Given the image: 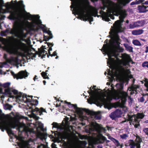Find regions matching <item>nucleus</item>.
Segmentation results:
<instances>
[{
  "instance_id": "nucleus-53",
  "label": "nucleus",
  "mask_w": 148,
  "mask_h": 148,
  "mask_svg": "<svg viewBox=\"0 0 148 148\" xmlns=\"http://www.w3.org/2000/svg\"><path fill=\"white\" fill-rule=\"evenodd\" d=\"M141 40L143 41H145V40L144 39H142Z\"/></svg>"
},
{
  "instance_id": "nucleus-37",
  "label": "nucleus",
  "mask_w": 148,
  "mask_h": 148,
  "mask_svg": "<svg viewBox=\"0 0 148 148\" xmlns=\"http://www.w3.org/2000/svg\"><path fill=\"white\" fill-rule=\"evenodd\" d=\"M143 131L146 135H148V128H145L143 130Z\"/></svg>"
},
{
  "instance_id": "nucleus-38",
  "label": "nucleus",
  "mask_w": 148,
  "mask_h": 148,
  "mask_svg": "<svg viewBox=\"0 0 148 148\" xmlns=\"http://www.w3.org/2000/svg\"><path fill=\"white\" fill-rule=\"evenodd\" d=\"M145 86L147 88V90L148 91V81L146 82L145 84Z\"/></svg>"
},
{
  "instance_id": "nucleus-42",
  "label": "nucleus",
  "mask_w": 148,
  "mask_h": 148,
  "mask_svg": "<svg viewBox=\"0 0 148 148\" xmlns=\"http://www.w3.org/2000/svg\"><path fill=\"white\" fill-rule=\"evenodd\" d=\"M39 127L41 128H43V124H42L41 123H39Z\"/></svg>"
},
{
  "instance_id": "nucleus-49",
  "label": "nucleus",
  "mask_w": 148,
  "mask_h": 148,
  "mask_svg": "<svg viewBox=\"0 0 148 148\" xmlns=\"http://www.w3.org/2000/svg\"><path fill=\"white\" fill-rule=\"evenodd\" d=\"M98 148H103L102 147L100 146H98Z\"/></svg>"
},
{
  "instance_id": "nucleus-45",
  "label": "nucleus",
  "mask_w": 148,
  "mask_h": 148,
  "mask_svg": "<svg viewBox=\"0 0 148 148\" xmlns=\"http://www.w3.org/2000/svg\"><path fill=\"white\" fill-rule=\"evenodd\" d=\"M37 76L36 75H35V77H34L33 78V80L34 81H36V79H38L37 78Z\"/></svg>"
},
{
  "instance_id": "nucleus-26",
  "label": "nucleus",
  "mask_w": 148,
  "mask_h": 148,
  "mask_svg": "<svg viewBox=\"0 0 148 148\" xmlns=\"http://www.w3.org/2000/svg\"><path fill=\"white\" fill-rule=\"evenodd\" d=\"M136 46H141V44L140 43V42L137 40H133L132 42Z\"/></svg>"
},
{
  "instance_id": "nucleus-32",
  "label": "nucleus",
  "mask_w": 148,
  "mask_h": 148,
  "mask_svg": "<svg viewBox=\"0 0 148 148\" xmlns=\"http://www.w3.org/2000/svg\"><path fill=\"white\" fill-rule=\"evenodd\" d=\"M122 70L125 73L127 74H129L130 73V71L129 69H126L124 68H123Z\"/></svg>"
},
{
  "instance_id": "nucleus-50",
  "label": "nucleus",
  "mask_w": 148,
  "mask_h": 148,
  "mask_svg": "<svg viewBox=\"0 0 148 148\" xmlns=\"http://www.w3.org/2000/svg\"><path fill=\"white\" fill-rule=\"evenodd\" d=\"M107 85H110V83H109V82H107Z\"/></svg>"
},
{
  "instance_id": "nucleus-35",
  "label": "nucleus",
  "mask_w": 148,
  "mask_h": 148,
  "mask_svg": "<svg viewBox=\"0 0 148 148\" xmlns=\"http://www.w3.org/2000/svg\"><path fill=\"white\" fill-rule=\"evenodd\" d=\"M142 66L144 67L148 68V62H143Z\"/></svg>"
},
{
  "instance_id": "nucleus-25",
  "label": "nucleus",
  "mask_w": 148,
  "mask_h": 148,
  "mask_svg": "<svg viewBox=\"0 0 148 148\" xmlns=\"http://www.w3.org/2000/svg\"><path fill=\"white\" fill-rule=\"evenodd\" d=\"M124 46L127 50L130 51H132L133 48L132 47L129 46L127 44H124Z\"/></svg>"
},
{
  "instance_id": "nucleus-27",
  "label": "nucleus",
  "mask_w": 148,
  "mask_h": 148,
  "mask_svg": "<svg viewBox=\"0 0 148 148\" xmlns=\"http://www.w3.org/2000/svg\"><path fill=\"white\" fill-rule=\"evenodd\" d=\"M47 71L48 70H47L45 72H43L41 73V75L43 77V78L44 79H49V77L47 76V74L46 73L47 72Z\"/></svg>"
},
{
  "instance_id": "nucleus-18",
  "label": "nucleus",
  "mask_w": 148,
  "mask_h": 148,
  "mask_svg": "<svg viewBox=\"0 0 148 148\" xmlns=\"http://www.w3.org/2000/svg\"><path fill=\"white\" fill-rule=\"evenodd\" d=\"M8 66V65L6 62H3V63H0V69L3 67L5 68L7 67ZM7 73L3 71L2 70H0V74H4V75L7 74Z\"/></svg>"
},
{
  "instance_id": "nucleus-3",
  "label": "nucleus",
  "mask_w": 148,
  "mask_h": 148,
  "mask_svg": "<svg viewBox=\"0 0 148 148\" xmlns=\"http://www.w3.org/2000/svg\"><path fill=\"white\" fill-rule=\"evenodd\" d=\"M10 84V83L9 82L3 84V86L5 88L3 91L0 87V98L1 99L4 98L5 94L10 98H14L19 103H21V102L27 103L30 109H32L33 106L38 104V101L37 100H34L32 99V96H27L22 93L18 92L16 90L9 88Z\"/></svg>"
},
{
  "instance_id": "nucleus-44",
  "label": "nucleus",
  "mask_w": 148,
  "mask_h": 148,
  "mask_svg": "<svg viewBox=\"0 0 148 148\" xmlns=\"http://www.w3.org/2000/svg\"><path fill=\"white\" fill-rule=\"evenodd\" d=\"M145 52L146 53L148 52V46L146 47V50Z\"/></svg>"
},
{
  "instance_id": "nucleus-1",
  "label": "nucleus",
  "mask_w": 148,
  "mask_h": 148,
  "mask_svg": "<svg viewBox=\"0 0 148 148\" xmlns=\"http://www.w3.org/2000/svg\"><path fill=\"white\" fill-rule=\"evenodd\" d=\"M110 34L111 36L110 44L108 45H104L101 50L103 54H107L108 56V58L107 63L111 69V71L108 70L107 72L108 75L110 77V80L112 81L115 79L114 77L117 78L119 77V67L121 65L123 66H129V63L132 60L130 56L126 53L122 54V60L118 58V52H123L124 49L119 46L120 39L115 30H111Z\"/></svg>"
},
{
  "instance_id": "nucleus-31",
  "label": "nucleus",
  "mask_w": 148,
  "mask_h": 148,
  "mask_svg": "<svg viewBox=\"0 0 148 148\" xmlns=\"http://www.w3.org/2000/svg\"><path fill=\"white\" fill-rule=\"evenodd\" d=\"M121 138L123 139H126L128 137V135L126 134H123L120 136Z\"/></svg>"
},
{
  "instance_id": "nucleus-36",
  "label": "nucleus",
  "mask_w": 148,
  "mask_h": 148,
  "mask_svg": "<svg viewBox=\"0 0 148 148\" xmlns=\"http://www.w3.org/2000/svg\"><path fill=\"white\" fill-rule=\"evenodd\" d=\"M3 3V0H0V10H1Z\"/></svg>"
},
{
  "instance_id": "nucleus-11",
  "label": "nucleus",
  "mask_w": 148,
  "mask_h": 148,
  "mask_svg": "<svg viewBox=\"0 0 148 148\" xmlns=\"http://www.w3.org/2000/svg\"><path fill=\"white\" fill-rule=\"evenodd\" d=\"M142 141V139L139 136H137L136 138L134 141L130 140L128 141L129 146L130 148H140V143Z\"/></svg>"
},
{
  "instance_id": "nucleus-43",
  "label": "nucleus",
  "mask_w": 148,
  "mask_h": 148,
  "mask_svg": "<svg viewBox=\"0 0 148 148\" xmlns=\"http://www.w3.org/2000/svg\"><path fill=\"white\" fill-rule=\"evenodd\" d=\"M140 100V102H143L144 101V99L143 97H141Z\"/></svg>"
},
{
  "instance_id": "nucleus-4",
  "label": "nucleus",
  "mask_w": 148,
  "mask_h": 148,
  "mask_svg": "<svg viewBox=\"0 0 148 148\" xmlns=\"http://www.w3.org/2000/svg\"><path fill=\"white\" fill-rule=\"evenodd\" d=\"M116 90H114L112 92H109L107 95L105 96L106 99H108V101L104 102V107L109 109L111 108V104L110 101L114 99H115L121 98V101L116 103L115 104V107L116 108L118 107L123 108L124 112H127V108L125 106L126 98L128 95L127 92H125L123 90V85L122 84H117L116 85Z\"/></svg>"
},
{
  "instance_id": "nucleus-30",
  "label": "nucleus",
  "mask_w": 148,
  "mask_h": 148,
  "mask_svg": "<svg viewBox=\"0 0 148 148\" xmlns=\"http://www.w3.org/2000/svg\"><path fill=\"white\" fill-rule=\"evenodd\" d=\"M129 27L130 29H132L134 27H137L136 25V23H133L129 25Z\"/></svg>"
},
{
  "instance_id": "nucleus-29",
  "label": "nucleus",
  "mask_w": 148,
  "mask_h": 148,
  "mask_svg": "<svg viewBox=\"0 0 148 148\" xmlns=\"http://www.w3.org/2000/svg\"><path fill=\"white\" fill-rule=\"evenodd\" d=\"M45 136L43 133H41L39 134V137L41 139L43 140L45 139Z\"/></svg>"
},
{
  "instance_id": "nucleus-47",
  "label": "nucleus",
  "mask_w": 148,
  "mask_h": 148,
  "mask_svg": "<svg viewBox=\"0 0 148 148\" xmlns=\"http://www.w3.org/2000/svg\"><path fill=\"white\" fill-rule=\"evenodd\" d=\"M144 3L145 4L148 5V1H145Z\"/></svg>"
},
{
  "instance_id": "nucleus-46",
  "label": "nucleus",
  "mask_w": 148,
  "mask_h": 148,
  "mask_svg": "<svg viewBox=\"0 0 148 148\" xmlns=\"http://www.w3.org/2000/svg\"><path fill=\"white\" fill-rule=\"evenodd\" d=\"M108 138L110 139L111 140H112L113 141V140L112 139V138H114L113 137L110 136H108Z\"/></svg>"
},
{
  "instance_id": "nucleus-2",
  "label": "nucleus",
  "mask_w": 148,
  "mask_h": 148,
  "mask_svg": "<svg viewBox=\"0 0 148 148\" xmlns=\"http://www.w3.org/2000/svg\"><path fill=\"white\" fill-rule=\"evenodd\" d=\"M14 3L13 1L10 3L7 2L5 5L6 10L10 12L11 15H12V19H16L21 27H19L17 30L16 36L21 39L26 37L27 34L25 33L24 30L28 29L32 30L35 31L38 29L39 28L42 29L44 32L47 33L49 35V37L44 35V40L45 41L49 40L52 38L53 36L51 32L46 26L41 24L42 22L39 20V16L38 15H32L29 13L25 12L26 17H23L20 16L19 17L16 18L15 15L17 13V10L14 8L13 6H17L22 8L24 6L22 1H20L18 3L16 1H14Z\"/></svg>"
},
{
  "instance_id": "nucleus-23",
  "label": "nucleus",
  "mask_w": 148,
  "mask_h": 148,
  "mask_svg": "<svg viewBox=\"0 0 148 148\" xmlns=\"http://www.w3.org/2000/svg\"><path fill=\"white\" fill-rule=\"evenodd\" d=\"M36 110L39 112L40 115L42 114L43 112L46 113L45 110L42 108H41L40 109L37 108H36Z\"/></svg>"
},
{
  "instance_id": "nucleus-13",
  "label": "nucleus",
  "mask_w": 148,
  "mask_h": 148,
  "mask_svg": "<svg viewBox=\"0 0 148 148\" xmlns=\"http://www.w3.org/2000/svg\"><path fill=\"white\" fill-rule=\"evenodd\" d=\"M11 73L14 78L17 79L25 78L28 75L27 73L25 71H21L17 74H15L13 72L11 71Z\"/></svg>"
},
{
  "instance_id": "nucleus-8",
  "label": "nucleus",
  "mask_w": 148,
  "mask_h": 148,
  "mask_svg": "<svg viewBox=\"0 0 148 148\" xmlns=\"http://www.w3.org/2000/svg\"><path fill=\"white\" fill-rule=\"evenodd\" d=\"M114 8L111 7L108 8L107 10V13H106L105 12H103V14L102 15V18L103 20L108 22L110 20L109 18V17H110L111 18L114 19V17L113 15L117 16L120 15L119 16L120 20H118L116 21L114 24V26L116 28L118 29L119 31V29H120L121 28V23L123 21V20L125 18H120V17L121 12H119L118 14H115L114 13Z\"/></svg>"
},
{
  "instance_id": "nucleus-6",
  "label": "nucleus",
  "mask_w": 148,
  "mask_h": 148,
  "mask_svg": "<svg viewBox=\"0 0 148 148\" xmlns=\"http://www.w3.org/2000/svg\"><path fill=\"white\" fill-rule=\"evenodd\" d=\"M110 128L108 127H107L106 128H104L102 127V126L97 123L92 122L91 123V127L90 130L92 132H93V134H96V135H93V137L91 139V142L89 143V145L93 148V145L101 143L102 142V136L101 133L102 132H105L106 130H110ZM88 148H90L89 147Z\"/></svg>"
},
{
  "instance_id": "nucleus-41",
  "label": "nucleus",
  "mask_w": 148,
  "mask_h": 148,
  "mask_svg": "<svg viewBox=\"0 0 148 148\" xmlns=\"http://www.w3.org/2000/svg\"><path fill=\"white\" fill-rule=\"evenodd\" d=\"M72 129V127L71 126H69L68 127V131L69 132H71V130Z\"/></svg>"
},
{
  "instance_id": "nucleus-22",
  "label": "nucleus",
  "mask_w": 148,
  "mask_h": 148,
  "mask_svg": "<svg viewBox=\"0 0 148 148\" xmlns=\"http://www.w3.org/2000/svg\"><path fill=\"white\" fill-rule=\"evenodd\" d=\"M142 2V0H136V1L132 2L130 3L131 5H134L139 4Z\"/></svg>"
},
{
  "instance_id": "nucleus-56",
  "label": "nucleus",
  "mask_w": 148,
  "mask_h": 148,
  "mask_svg": "<svg viewBox=\"0 0 148 148\" xmlns=\"http://www.w3.org/2000/svg\"><path fill=\"white\" fill-rule=\"evenodd\" d=\"M7 100H8V101H10V100H9V98H8V99H7Z\"/></svg>"
},
{
  "instance_id": "nucleus-17",
  "label": "nucleus",
  "mask_w": 148,
  "mask_h": 148,
  "mask_svg": "<svg viewBox=\"0 0 148 148\" xmlns=\"http://www.w3.org/2000/svg\"><path fill=\"white\" fill-rule=\"evenodd\" d=\"M79 145H75L71 148H84L86 145L87 144V143L86 141H81Z\"/></svg>"
},
{
  "instance_id": "nucleus-28",
  "label": "nucleus",
  "mask_w": 148,
  "mask_h": 148,
  "mask_svg": "<svg viewBox=\"0 0 148 148\" xmlns=\"http://www.w3.org/2000/svg\"><path fill=\"white\" fill-rule=\"evenodd\" d=\"M112 139L113 140V141L117 146L118 147L120 145V143L118 140L114 138H112Z\"/></svg>"
},
{
  "instance_id": "nucleus-61",
  "label": "nucleus",
  "mask_w": 148,
  "mask_h": 148,
  "mask_svg": "<svg viewBox=\"0 0 148 148\" xmlns=\"http://www.w3.org/2000/svg\"><path fill=\"white\" fill-rule=\"evenodd\" d=\"M49 67H48L47 69H49Z\"/></svg>"
},
{
  "instance_id": "nucleus-7",
  "label": "nucleus",
  "mask_w": 148,
  "mask_h": 148,
  "mask_svg": "<svg viewBox=\"0 0 148 148\" xmlns=\"http://www.w3.org/2000/svg\"><path fill=\"white\" fill-rule=\"evenodd\" d=\"M113 85H111L112 87L111 89L110 90L108 89L107 90L104 92H103L101 94L96 93L94 91L92 90V89H95L96 86H94L93 88H92L91 87L90 88V90L88 91V93L90 95V97L89 99H88V103L90 104H92L95 102H97L99 103H101L104 105L105 106V104L104 102H107L108 101V99H106L105 96L107 95V94L109 92H112L114 90H115L114 89L112 86Z\"/></svg>"
},
{
  "instance_id": "nucleus-52",
  "label": "nucleus",
  "mask_w": 148,
  "mask_h": 148,
  "mask_svg": "<svg viewBox=\"0 0 148 148\" xmlns=\"http://www.w3.org/2000/svg\"><path fill=\"white\" fill-rule=\"evenodd\" d=\"M126 22L127 23H129V21L128 20H127L126 21Z\"/></svg>"
},
{
  "instance_id": "nucleus-5",
  "label": "nucleus",
  "mask_w": 148,
  "mask_h": 148,
  "mask_svg": "<svg viewBox=\"0 0 148 148\" xmlns=\"http://www.w3.org/2000/svg\"><path fill=\"white\" fill-rule=\"evenodd\" d=\"M17 127V129L19 132L25 131L26 132H30V129L28 126L24 123H21L19 121L18 116H10L8 121H7L4 116L2 114L1 111L0 110V129L3 132L6 130L10 134H13L12 131L10 127L14 128Z\"/></svg>"
},
{
  "instance_id": "nucleus-9",
  "label": "nucleus",
  "mask_w": 148,
  "mask_h": 148,
  "mask_svg": "<svg viewBox=\"0 0 148 148\" xmlns=\"http://www.w3.org/2000/svg\"><path fill=\"white\" fill-rule=\"evenodd\" d=\"M28 50V47L26 44L20 42L16 46L11 47L9 49V51L11 53L18 54L21 56H22L23 53L19 51L26 53Z\"/></svg>"
},
{
  "instance_id": "nucleus-16",
  "label": "nucleus",
  "mask_w": 148,
  "mask_h": 148,
  "mask_svg": "<svg viewBox=\"0 0 148 148\" xmlns=\"http://www.w3.org/2000/svg\"><path fill=\"white\" fill-rule=\"evenodd\" d=\"M138 8L140 12H145L148 11V6H145L144 5L139 6Z\"/></svg>"
},
{
  "instance_id": "nucleus-60",
  "label": "nucleus",
  "mask_w": 148,
  "mask_h": 148,
  "mask_svg": "<svg viewBox=\"0 0 148 148\" xmlns=\"http://www.w3.org/2000/svg\"><path fill=\"white\" fill-rule=\"evenodd\" d=\"M7 72H8V71H9V70H7Z\"/></svg>"
},
{
  "instance_id": "nucleus-10",
  "label": "nucleus",
  "mask_w": 148,
  "mask_h": 148,
  "mask_svg": "<svg viewBox=\"0 0 148 148\" xmlns=\"http://www.w3.org/2000/svg\"><path fill=\"white\" fill-rule=\"evenodd\" d=\"M144 117V115L142 113H138L136 115H133L129 117V121L134 126L135 128H137L139 125V122L140 119H142Z\"/></svg>"
},
{
  "instance_id": "nucleus-40",
  "label": "nucleus",
  "mask_w": 148,
  "mask_h": 148,
  "mask_svg": "<svg viewBox=\"0 0 148 148\" xmlns=\"http://www.w3.org/2000/svg\"><path fill=\"white\" fill-rule=\"evenodd\" d=\"M128 101H129V102L130 103H132V99L130 97H128Z\"/></svg>"
},
{
  "instance_id": "nucleus-55",
  "label": "nucleus",
  "mask_w": 148,
  "mask_h": 148,
  "mask_svg": "<svg viewBox=\"0 0 148 148\" xmlns=\"http://www.w3.org/2000/svg\"><path fill=\"white\" fill-rule=\"evenodd\" d=\"M56 107H58V104H56Z\"/></svg>"
},
{
  "instance_id": "nucleus-19",
  "label": "nucleus",
  "mask_w": 148,
  "mask_h": 148,
  "mask_svg": "<svg viewBox=\"0 0 148 148\" xmlns=\"http://www.w3.org/2000/svg\"><path fill=\"white\" fill-rule=\"evenodd\" d=\"M143 32L142 29H138L133 30L132 31V34L134 35H138L142 34Z\"/></svg>"
},
{
  "instance_id": "nucleus-14",
  "label": "nucleus",
  "mask_w": 148,
  "mask_h": 148,
  "mask_svg": "<svg viewBox=\"0 0 148 148\" xmlns=\"http://www.w3.org/2000/svg\"><path fill=\"white\" fill-rule=\"evenodd\" d=\"M121 114L122 112L121 110L117 109L115 112L111 113L110 117L112 119H114L116 118L121 117Z\"/></svg>"
},
{
  "instance_id": "nucleus-20",
  "label": "nucleus",
  "mask_w": 148,
  "mask_h": 148,
  "mask_svg": "<svg viewBox=\"0 0 148 148\" xmlns=\"http://www.w3.org/2000/svg\"><path fill=\"white\" fill-rule=\"evenodd\" d=\"M52 125H53V127L57 128L60 130H63L65 127V126L63 125H60L55 123H53Z\"/></svg>"
},
{
  "instance_id": "nucleus-12",
  "label": "nucleus",
  "mask_w": 148,
  "mask_h": 148,
  "mask_svg": "<svg viewBox=\"0 0 148 148\" xmlns=\"http://www.w3.org/2000/svg\"><path fill=\"white\" fill-rule=\"evenodd\" d=\"M69 106V107H73L76 113L79 115L80 117L83 118L84 119H85L83 118L82 115L84 111L86 112L89 114L90 113V111L89 110L85 109L78 108L77 107L76 105L70 104Z\"/></svg>"
},
{
  "instance_id": "nucleus-51",
  "label": "nucleus",
  "mask_w": 148,
  "mask_h": 148,
  "mask_svg": "<svg viewBox=\"0 0 148 148\" xmlns=\"http://www.w3.org/2000/svg\"><path fill=\"white\" fill-rule=\"evenodd\" d=\"M145 122L146 123H148V120H146Z\"/></svg>"
},
{
  "instance_id": "nucleus-57",
  "label": "nucleus",
  "mask_w": 148,
  "mask_h": 148,
  "mask_svg": "<svg viewBox=\"0 0 148 148\" xmlns=\"http://www.w3.org/2000/svg\"><path fill=\"white\" fill-rule=\"evenodd\" d=\"M107 73V72H105V74L106 75V74Z\"/></svg>"
},
{
  "instance_id": "nucleus-58",
  "label": "nucleus",
  "mask_w": 148,
  "mask_h": 148,
  "mask_svg": "<svg viewBox=\"0 0 148 148\" xmlns=\"http://www.w3.org/2000/svg\"><path fill=\"white\" fill-rule=\"evenodd\" d=\"M107 41V40H106V41H105V42H106Z\"/></svg>"
},
{
  "instance_id": "nucleus-39",
  "label": "nucleus",
  "mask_w": 148,
  "mask_h": 148,
  "mask_svg": "<svg viewBox=\"0 0 148 148\" xmlns=\"http://www.w3.org/2000/svg\"><path fill=\"white\" fill-rule=\"evenodd\" d=\"M57 55V53L56 51H55L53 52V53L52 54H50V56H55Z\"/></svg>"
},
{
  "instance_id": "nucleus-54",
  "label": "nucleus",
  "mask_w": 148,
  "mask_h": 148,
  "mask_svg": "<svg viewBox=\"0 0 148 148\" xmlns=\"http://www.w3.org/2000/svg\"><path fill=\"white\" fill-rule=\"evenodd\" d=\"M58 58V56H57L56 57V59H57Z\"/></svg>"
},
{
  "instance_id": "nucleus-48",
  "label": "nucleus",
  "mask_w": 148,
  "mask_h": 148,
  "mask_svg": "<svg viewBox=\"0 0 148 148\" xmlns=\"http://www.w3.org/2000/svg\"><path fill=\"white\" fill-rule=\"evenodd\" d=\"M43 84H44V85H45V84H46V82L45 81V80H44L43 81Z\"/></svg>"
},
{
  "instance_id": "nucleus-24",
  "label": "nucleus",
  "mask_w": 148,
  "mask_h": 148,
  "mask_svg": "<svg viewBox=\"0 0 148 148\" xmlns=\"http://www.w3.org/2000/svg\"><path fill=\"white\" fill-rule=\"evenodd\" d=\"M12 106L8 104H6L4 106V108L5 110H11L12 108Z\"/></svg>"
},
{
  "instance_id": "nucleus-21",
  "label": "nucleus",
  "mask_w": 148,
  "mask_h": 148,
  "mask_svg": "<svg viewBox=\"0 0 148 148\" xmlns=\"http://www.w3.org/2000/svg\"><path fill=\"white\" fill-rule=\"evenodd\" d=\"M137 27L142 26L143 25L145 24V21L143 20H141L140 21H138L136 22Z\"/></svg>"
},
{
  "instance_id": "nucleus-59",
  "label": "nucleus",
  "mask_w": 148,
  "mask_h": 148,
  "mask_svg": "<svg viewBox=\"0 0 148 148\" xmlns=\"http://www.w3.org/2000/svg\"><path fill=\"white\" fill-rule=\"evenodd\" d=\"M38 148H39V147H40V146H38Z\"/></svg>"
},
{
  "instance_id": "nucleus-15",
  "label": "nucleus",
  "mask_w": 148,
  "mask_h": 148,
  "mask_svg": "<svg viewBox=\"0 0 148 148\" xmlns=\"http://www.w3.org/2000/svg\"><path fill=\"white\" fill-rule=\"evenodd\" d=\"M8 62L12 64L15 65L19 62V60L17 57H11L8 60Z\"/></svg>"
},
{
  "instance_id": "nucleus-33",
  "label": "nucleus",
  "mask_w": 148,
  "mask_h": 148,
  "mask_svg": "<svg viewBox=\"0 0 148 148\" xmlns=\"http://www.w3.org/2000/svg\"><path fill=\"white\" fill-rule=\"evenodd\" d=\"M47 45L48 46V47H49V49L48 50V51H49V53L50 54V51L52 50V48L51 47H50V46H53V44L52 43H47Z\"/></svg>"
},
{
  "instance_id": "nucleus-34",
  "label": "nucleus",
  "mask_w": 148,
  "mask_h": 148,
  "mask_svg": "<svg viewBox=\"0 0 148 148\" xmlns=\"http://www.w3.org/2000/svg\"><path fill=\"white\" fill-rule=\"evenodd\" d=\"M45 46H42L41 47V50L40 51V52L41 54H42V53H44L45 51L44 50L45 49H46V48L45 47Z\"/></svg>"
}]
</instances>
